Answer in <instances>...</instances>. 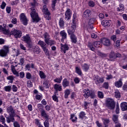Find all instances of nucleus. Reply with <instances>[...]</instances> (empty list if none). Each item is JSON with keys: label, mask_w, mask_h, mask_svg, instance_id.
<instances>
[{"label": "nucleus", "mask_w": 127, "mask_h": 127, "mask_svg": "<svg viewBox=\"0 0 127 127\" xmlns=\"http://www.w3.org/2000/svg\"><path fill=\"white\" fill-rule=\"evenodd\" d=\"M103 87L105 88V89H109V83L105 82L103 85Z\"/></svg>", "instance_id": "56"}, {"label": "nucleus", "mask_w": 127, "mask_h": 127, "mask_svg": "<svg viewBox=\"0 0 127 127\" xmlns=\"http://www.w3.org/2000/svg\"><path fill=\"white\" fill-rule=\"evenodd\" d=\"M103 123H104L105 127H107L108 124L110 123V120L109 119H104Z\"/></svg>", "instance_id": "51"}, {"label": "nucleus", "mask_w": 127, "mask_h": 127, "mask_svg": "<svg viewBox=\"0 0 127 127\" xmlns=\"http://www.w3.org/2000/svg\"><path fill=\"white\" fill-rule=\"evenodd\" d=\"M88 5L91 7H94V6H95V2L93 1H90L88 2Z\"/></svg>", "instance_id": "55"}, {"label": "nucleus", "mask_w": 127, "mask_h": 127, "mask_svg": "<svg viewBox=\"0 0 127 127\" xmlns=\"http://www.w3.org/2000/svg\"><path fill=\"white\" fill-rule=\"evenodd\" d=\"M62 76H61L60 78L59 77H57L56 78L54 81V82H55V83H61V81H62Z\"/></svg>", "instance_id": "42"}, {"label": "nucleus", "mask_w": 127, "mask_h": 127, "mask_svg": "<svg viewBox=\"0 0 127 127\" xmlns=\"http://www.w3.org/2000/svg\"><path fill=\"white\" fill-rule=\"evenodd\" d=\"M117 11H124L125 10V6L123 4H120L119 7L117 8Z\"/></svg>", "instance_id": "31"}, {"label": "nucleus", "mask_w": 127, "mask_h": 127, "mask_svg": "<svg viewBox=\"0 0 127 127\" xmlns=\"http://www.w3.org/2000/svg\"><path fill=\"white\" fill-rule=\"evenodd\" d=\"M0 122H1L2 124H4L5 123V118H4L2 115L0 116Z\"/></svg>", "instance_id": "52"}, {"label": "nucleus", "mask_w": 127, "mask_h": 127, "mask_svg": "<svg viewBox=\"0 0 127 127\" xmlns=\"http://www.w3.org/2000/svg\"><path fill=\"white\" fill-rule=\"evenodd\" d=\"M57 3V0H53L52 3V7L53 9H55V4Z\"/></svg>", "instance_id": "54"}, {"label": "nucleus", "mask_w": 127, "mask_h": 127, "mask_svg": "<svg viewBox=\"0 0 127 127\" xmlns=\"http://www.w3.org/2000/svg\"><path fill=\"white\" fill-rule=\"evenodd\" d=\"M116 112L117 115L120 112V106H119V104L116 105Z\"/></svg>", "instance_id": "63"}, {"label": "nucleus", "mask_w": 127, "mask_h": 127, "mask_svg": "<svg viewBox=\"0 0 127 127\" xmlns=\"http://www.w3.org/2000/svg\"><path fill=\"white\" fill-rule=\"evenodd\" d=\"M75 72L79 75V76H82V70H81V68L79 67L76 66L75 67Z\"/></svg>", "instance_id": "30"}, {"label": "nucleus", "mask_w": 127, "mask_h": 127, "mask_svg": "<svg viewBox=\"0 0 127 127\" xmlns=\"http://www.w3.org/2000/svg\"><path fill=\"white\" fill-rule=\"evenodd\" d=\"M49 37V34L47 33H45L44 35L45 42H47V40L50 39Z\"/></svg>", "instance_id": "48"}, {"label": "nucleus", "mask_w": 127, "mask_h": 127, "mask_svg": "<svg viewBox=\"0 0 127 127\" xmlns=\"http://www.w3.org/2000/svg\"><path fill=\"white\" fill-rule=\"evenodd\" d=\"M62 85L64 88H66V87H68V86H69V81L67 79H64L63 81Z\"/></svg>", "instance_id": "27"}, {"label": "nucleus", "mask_w": 127, "mask_h": 127, "mask_svg": "<svg viewBox=\"0 0 127 127\" xmlns=\"http://www.w3.org/2000/svg\"><path fill=\"white\" fill-rule=\"evenodd\" d=\"M19 76H20V78H21L22 79H23V78H24V76H25L24 72H23V71L20 72L19 73Z\"/></svg>", "instance_id": "61"}, {"label": "nucleus", "mask_w": 127, "mask_h": 127, "mask_svg": "<svg viewBox=\"0 0 127 127\" xmlns=\"http://www.w3.org/2000/svg\"><path fill=\"white\" fill-rule=\"evenodd\" d=\"M27 86L28 87H32V83L31 82V81L28 80L27 81Z\"/></svg>", "instance_id": "64"}, {"label": "nucleus", "mask_w": 127, "mask_h": 127, "mask_svg": "<svg viewBox=\"0 0 127 127\" xmlns=\"http://www.w3.org/2000/svg\"><path fill=\"white\" fill-rule=\"evenodd\" d=\"M8 52H9V46H3V49L0 50V56L1 57H5L7 55Z\"/></svg>", "instance_id": "7"}, {"label": "nucleus", "mask_w": 127, "mask_h": 127, "mask_svg": "<svg viewBox=\"0 0 127 127\" xmlns=\"http://www.w3.org/2000/svg\"><path fill=\"white\" fill-rule=\"evenodd\" d=\"M39 75L41 79H45V78H46V75H45L44 72L42 71H39Z\"/></svg>", "instance_id": "34"}, {"label": "nucleus", "mask_w": 127, "mask_h": 127, "mask_svg": "<svg viewBox=\"0 0 127 127\" xmlns=\"http://www.w3.org/2000/svg\"><path fill=\"white\" fill-rule=\"evenodd\" d=\"M91 12L90 10H86L84 11L83 14L84 17L85 18H89L91 16Z\"/></svg>", "instance_id": "18"}, {"label": "nucleus", "mask_w": 127, "mask_h": 127, "mask_svg": "<svg viewBox=\"0 0 127 127\" xmlns=\"http://www.w3.org/2000/svg\"><path fill=\"white\" fill-rule=\"evenodd\" d=\"M12 90L13 92H17V87H16V86H15V85H13L12 86Z\"/></svg>", "instance_id": "57"}, {"label": "nucleus", "mask_w": 127, "mask_h": 127, "mask_svg": "<svg viewBox=\"0 0 127 127\" xmlns=\"http://www.w3.org/2000/svg\"><path fill=\"white\" fill-rule=\"evenodd\" d=\"M98 97L100 99H103L104 98V93L101 91H98Z\"/></svg>", "instance_id": "50"}, {"label": "nucleus", "mask_w": 127, "mask_h": 127, "mask_svg": "<svg viewBox=\"0 0 127 127\" xmlns=\"http://www.w3.org/2000/svg\"><path fill=\"white\" fill-rule=\"evenodd\" d=\"M79 119H81V120H83V119H88L87 117H86V113L83 111L81 112L79 114Z\"/></svg>", "instance_id": "25"}, {"label": "nucleus", "mask_w": 127, "mask_h": 127, "mask_svg": "<svg viewBox=\"0 0 127 127\" xmlns=\"http://www.w3.org/2000/svg\"><path fill=\"white\" fill-rule=\"evenodd\" d=\"M5 117L6 118V122L8 124H10V123H14V122H15L14 115L9 114L8 117Z\"/></svg>", "instance_id": "11"}, {"label": "nucleus", "mask_w": 127, "mask_h": 127, "mask_svg": "<svg viewBox=\"0 0 127 127\" xmlns=\"http://www.w3.org/2000/svg\"><path fill=\"white\" fill-rule=\"evenodd\" d=\"M81 68L85 72H87V71L89 70V65L85 64L84 65H82Z\"/></svg>", "instance_id": "39"}, {"label": "nucleus", "mask_w": 127, "mask_h": 127, "mask_svg": "<svg viewBox=\"0 0 127 127\" xmlns=\"http://www.w3.org/2000/svg\"><path fill=\"white\" fill-rule=\"evenodd\" d=\"M102 42L104 45L105 46H110L111 45V42L110 41V39H107L106 38H103L102 39Z\"/></svg>", "instance_id": "14"}, {"label": "nucleus", "mask_w": 127, "mask_h": 127, "mask_svg": "<svg viewBox=\"0 0 127 127\" xmlns=\"http://www.w3.org/2000/svg\"><path fill=\"white\" fill-rule=\"evenodd\" d=\"M13 123V126L14 127H20V125H19V124H18V122L14 121Z\"/></svg>", "instance_id": "59"}, {"label": "nucleus", "mask_w": 127, "mask_h": 127, "mask_svg": "<svg viewBox=\"0 0 127 127\" xmlns=\"http://www.w3.org/2000/svg\"><path fill=\"white\" fill-rule=\"evenodd\" d=\"M70 39L71 40V42L72 43H77V37H76V36L75 35H71L70 36Z\"/></svg>", "instance_id": "28"}, {"label": "nucleus", "mask_w": 127, "mask_h": 127, "mask_svg": "<svg viewBox=\"0 0 127 127\" xmlns=\"http://www.w3.org/2000/svg\"><path fill=\"white\" fill-rule=\"evenodd\" d=\"M70 93H71V91H70V90L69 89H66L64 90V98L65 99H67L68 98V96L70 95Z\"/></svg>", "instance_id": "36"}, {"label": "nucleus", "mask_w": 127, "mask_h": 127, "mask_svg": "<svg viewBox=\"0 0 127 127\" xmlns=\"http://www.w3.org/2000/svg\"><path fill=\"white\" fill-rule=\"evenodd\" d=\"M0 30L2 31L3 33L4 34H7V33H9V31L7 30L5 27H2V26L0 25Z\"/></svg>", "instance_id": "26"}, {"label": "nucleus", "mask_w": 127, "mask_h": 127, "mask_svg": "<svg viewBox=\"0 0 127 127\" xmlns=\"http://www.w3.org/2000/svg\"><path fill=\"white\" fill-rule=\"evenodd\" d=\"M94 80L96 85H98V84H100V83H104V78L100 77L99 76H96Z\"/></svg>", "instance_id": "13"}, {"label": "nucleus", "mask_w": 127, "mask_h": 127, "mask_svg": "<svg viewBox=\"0 0 127 127\" xmlns=\"http://www.w3.org/2000/svg\"><path fill=\"white\" fill-rule=\"evenodd\" d=\"M49 120H50V119L48 118L46 119L44 122V126L45 127H49V122L48 121Z\"/></svg>", "instance_id": "43"}, {"label": "nucleus", "mask_w": 127, "mask_h": 127, "mask_svg": "<svg viewBox=\"0 0 127 127\" xmlns=\"http://www.w3.org/2000/svg\"><path fill=\"white\" fill-rule=\"evenodd\" d=\"M61 46L62 52H64V53L65 54V53H66V51L69 49L68 45L66 44L63 45V44H61Z\"/></svg>", "instance_id": "15"}, {"label": "nucleus", "mask_w": 127, "mask_h": 127, "mask_svg": "<svg viewBox=\"0 0 127 127\" xmlns=\"http://www.w3.org/2000/svg\"><path fill=\"white\" fill-rule=\"evenodd\" d=\"M22 40L25 43H27L28 47H32V43L31 42V39L30 38V36L29 34H26L22 37Z\"/></svg>", "instance_id": "5"}, {"label": "nucleus", "mask_w": 127, "mask_h": 127, "mask_svg": "<svg viewBox=\"0 0 127 127\" xmlns=\"http://www.w3.org/2000/svg\"><path fill=\"white\" fill-rule=\"evenodd\" d=\"M72 15V11L71 9L67 8L65 12V20H69L71 18V16Z\"/></svg>", "instance_id": "12"}, {"label": "nucleus", "mask_w": 127, "mask_h": 127, "mask_svg": "<svg viewBox=\"0 0 127 127\" xmlns=\"http://www.w3.org/2000/svg\"><path fill=\"white\" fill-rule=\"evenodd\" d=\"M70 120L74 123L77 121V117H75V115L72 114L71 115Z\"/></svg>", "instance_id": "46"}, {"label": "nucleus", "mask_w": 127, "mask_h": 127, "mask_svg": "<svg viewBox=\"0 0 127 127\" xmlns=\"http://www.w3.org/2000/svg\"><path fill=\"white\" fill-rule=\"evenodd\" d=\"M46 43L48 46L50 45V46H52V45L55 43V42H54V41L53 40H50V39L47 40V42H46Z\"/></svg>", "instance_id": "41"}, {"label": "nucleus", "mask_w": 127, "mask_h": 127, "mask_svg": "<svg viewBox=\"0 0 127 127\" xmlns=\"http://www.w3.org/2000/svg\"><path fill=\"white\" fill-rule=\"evenodd\" d=\"M33 52L36 54H39V53L41 52V50H40V48L39 47H36L34 48Z\"/></svg>", "instance_id": "33"}, {"label": "nucleus", "mask_w": 127, "mask_h": 127, "mask_svg": "<svg viewBox=\"0 0 127 127\" xmlns=\"http://www.w3.org/2000/svg\"><path fill=\"white\" fill-rule=\"evenodd\" d=\"M41 116L46 119H49V115L46 113V111L44 110L41 112Z\"/></svg>", "instance_id": "23"}, {"label": "nucleus", "mask_w": 127, "mask_h": 127, "mask_svg": "<svg viewBox=\"0 0 127 127\" xmlns=\"http://www.w3.org/2000/svg\"><path fill=\"white\" fill-rule=\"evenodd\" d=\"M38 44L39 45L41 46V47H42L44 52L46 54V56H48V58L49 59V57L50 55H49V51L48 50V49L47 47H48V45H47L46 43L44 42L43 41H39L38 42Z\"/></svg>", "instance_id": "1"}, {"label": "nucleus", "mask_w": 127, "mask_h": 127, "mask_svg": "<svg viewBox=\"0 0 127 127\" xmlns=\"http://www.w3.org/2000/svg\"><path fill=\"white\" fill-rule=\"evenodd\" d=\"M30 15L34 22H38V21L40 20V19L38 16V14L36 12V10L33 7L31 8Z\"/></svg>", "instance_id": "2"}, {"label": "nucleus", "mask_w": 127, "mask_h": 127, "mask_svg": "<svg viewBox=\"0 0 127 127\" xmlns=\"http://www.w3.org/2000/svg\"><path fill=\"white\" fill-rule=\"evenodd\" d=\"M7 112L10 115H14L15 114V112L14 110H13V108H12V106H10L7 108L6 109Z\"/></svg>", "instance_id": "17"}, {"label": "nucleus", "mask_w": 127, "mask_h": 127, "mask_svg": "<svg viewBox=\"0 0 127 127\" xmlns=\"http://www.w3.org/2000/svg\"><path fill=\"white\" fill-rule=\"evenodd\" d=\"M115 86L117 87V88H121L123 86V82L122 81V79H120V80L115 82Z\"/></svg>", "instance_id": "24"}, {"label": "nucleus", "mask_w": 127, "mask_h": 127, "mask_svg": "<svg viewBox=\"0 0 127 127\" xmlns=\"http://www.w3.org/2000/svg\"><path fill=\"white\" fill-rule=\"evenodd\" d=\"M110 59H112L111 61H113L114 59H116V54H115V52H111L109 55Z\"/></svg>", "instance_id": "29"}, {"label": "nucleus", "mask_w": 127, "mask_h": 127, "mask_svg": "<svg viewBox=\"0 0 127 127\" xmlns=\"http://www.w3.org/2000/svg\"><path fill=\"white\" fill-rule=\"evenodd\" d=\"M113 121L114 124L120 123V121H119V116L118 115H114L113 117Z\"/></svg>", "instance_id": "32"}, {"label": "nucleus", "mask_w": 127, "mask_h": 127, "mask_svg": "<svg viewBox=\"0 0 127 127\" xmlns=\"http://www.w3.org/2000/svg\"><path fill=\"white\" fill-rule=\"evenodd\" d=\"M102 24L103 26H110L111 25V22L108 20H104L102 21Z\"/></svg>", "instance_id": "22"}, {"label": "nucleus", "mask_w": 127, "mask_h": 127, "mask_svg": "<svg viewBox=\"0 0 127 127\" xmlns=\"http://www.w3.org/2000/svg\"><path fill=\"white\" fill-rule=\"evenodd\" d=\"M54 88L56 91H59V92H61V91H62V86L61 85L55 84L54 85Z\"/></svg>", "instance_id": "20"}, {"label": "nucleus", "mask_w": 127, "mask_h": 127, "mask_svg": "<svg viewBox=\"0 0 127 127\" xmlns=\"http://www.w3.org/2000/svg\"><path fill=\"white\" fill-rule=\"evenodd\" d=\"M111 40L115 41H117V36H116L115 35H113L111 36Z\"/></svg>", "instance_id": "62"}, {"label": "nucleus", "mask_w": 127, "mask_h": 127, "mask_svg": "<svg viewBox=\"0 0 127 127\" xmlns=\"http://www.w3.org/2000/svg\"><path fill=\"white\" fill-rule=\"evenodd\" d=\"M74 81L75 84H79V83H80V79H79V77H75L74 79Z\"/></svg>", "instance_id": "60"}, {"label": "nucleus", "mask_w": 127, "mask_h": 127, "mask_svg": "<svg viewBox=\"0 0 127 127\" xmlns=\"http://www.w3.org/2000/svg\"><path fill=\"white\" fill-rule=\"evenodd\" d=\"M96 20V19L94 18H91L89 20V21L88 22V24L90 26L91 29H93V24H94V22H95V21Z\"/></svg>", "instance_id": "19"}, {"label": "nucleus", "mask_w": 127, "mask_h": 127, "mask_svg": "<svg viewBox=\"0 0 127 127\" xmlns=\"http://www.w3.org/2000/svg\"><path fill=\"white\" fill-rule=\"evenodd\" d=\"M44 87H46L47 89H48L49 88V86L48 85H49V81L48 80H45L43 84Z\"/></svg>", "instance_id": "47"}, {"label": "nucleus", "mask_w": 127, "mask_h": 127, "mask_svg": "<svg viewBox=\"0 0 127 127\" xmlns=\"http://www.w3.org/2000/svg\"><path fill=\"white\" fill-rule=\"evenodd\" d=\"M37 108L41 113L43 112V111H45L44 107L43 106H42V104H38L37 105Z\"/></svg>", "instance_id": "38"}, {"label": "nucleus", "mask_w": 127, "mask_h": 127, "mask_svg": "<svg viewBox=\"0 0 127 127\" xmlns=\"http://www.w3.org/2000/svg\"><path fill=\"white\" fill-rule=\"evenodd\" d=\"M10 35H13L15 38H20L22 36V32L20 30H17L15 28H13L11 31Z\"/></svg>", "instance_id": "4"}, {"label": "nucleus", "mask_w": 127, "mask_h": 127, "mask_svg": "<svg viewBox=\"0 0 127 127\" xmlns=\"http://www.w3.org/2000/svg\"><path fill=\"white\" fill-rule=\"evenodd\" d=\"M59 23L60 27H64V20L63 19V18H61L60 19Z\"/></svg>", "instance_id": "37"}, {"label": "nucleus", "mask_w": 127, "mask_h": 127, "mask_svg": "<svg viewBox=\"0 0 127 127\" xmlns=\"http://www.w3.org/2000/svg\"><path fill=\"white\" fill-rule=\"evenodd\" d=\"M26 78L28 80H30L31 79V74L29 72H27L26 74Z\"/></svg>", "instance_id": "58"}, {"label": "nucleus", "mask_w": 127, "mask_h": 127, "mask_svg": "<svg viewBox=\"0 0 127 127\" xmlns=\"http://www.w3.org/2000/svg\"><path fill=\"white\" fill-rule=\"evenodd\" d=\"M7 80H9L10 81L9 83H10L11 84L13 83V80H14V76L12 75H9L7 77Z\"/></svg>", "instance_id": "40"}, {"label": "nucleus", "mask_w": 127, "mask_h": 127, "mask_svg": "<svg viewBox=\"0 0 127 127\" xmlns=\"http://www.w3.org/2000/svg\"><path fill=\"white\" fill-rule=\"evenodd\" d=\"M115 97L117 99L121 98V92L119 90H116L115 92Z\"/></svg>", "instance_id": "35"}, {"label": "nucleus", "mask_w": 127, "mask_h": 127, "mask_svg": "<svg viewBox=\"0 0 127 127\" xmlns=\"http://www.w3.org/2000/svg\"><path fill=\"white\" fill-rule=\"evenodd\" d=\"M4 91L6 92H10L11 91V86H7L4 87Z\"/></svg>", "instance_id": "49"}, {"label": "nucleus", "mask_w": 127, "mask_h": 127, "mask_svg": "<svg viewBox=\"0 0 127 127\" xmlns=\"http://www.w3.org/2000/svg\"><path fill=\"white\" fill-rule=\"evenodd\" d=\"M42 12L44 14V16L46 17V18H47L48 20H50L51 19L50 12H49L48 8L46 5H45L43 6Z\"/></svg>", "instance_id": "8"}, {"label": "nucleus", "mask_w": 127, "mask_h": 127, "mask_svg": "<svg viewBox=\"0 0 127 127\" xmlns=\"http://www.w3.org/2000/svg\"><path fill=\"white\" fill-rule=\"evenodd\" d=\"M73 14V23L71 26L67 30V33L68 35H74V32H75V30L76 29V24L74 22L75 21V16Z\"/></svg>", "instance_id": "9"}, {"label": "nucleus", "mask_w": 127, "mask_h": 127, "mask_svg": "<svg viewBox=\"0 0 127 127\" xmlns=\"http://www.w3.org/2000/svg\"><path fill=\"white\" fill-rule=\"evenodd\" d=\"M106 107L109 109V110H115L116 107V102L114 101V99L112 98H108L106 102Z\"/></svg>", "instance_id": "3"}, {"label": "nucleus", "mask_w": 127, "mask_h": 127, "mask_svg": "<svg viewBox=\"0 0 127 127\" xmlns=\"http://www.w3.org/2000/svg\"><path fill=\"white\" fill-rule=\"evenodd\" d=\"M93 45L96 48H99L101 46V42L99 41L95 42Z\"/></svg>", "instance_id": "45"}, {"label": "nucleus", "mask_w": 127, "mask_h": 127, "mask_svg": "<svg viewBox=\"0 0 127 127\" xmlns=\"http://www.w3.org/2000/svg\"><path fill=\"white\" fill-rule=\"evenodd\" d=\"M93 43H88V46L92 51H95V48H94Z\"/></svg>", "instance_id": "44"}, {"label": "nucleus", "mask_w": 127, "mask_h": 127, "mask_svg": "<svg viewBox=\"0 0 127 127\" xmlns=\"http://www.w3.org/2000/svg\"><path fill=\"white\" fill-rule=\"evenodd\" d=\"M98 55H99V56H100V57H102V58H106V57H108V55L101 52H99L98 53Z\"/></svg>", "instance_id": "53"}, {"label": "nucleus", "mask_w": 127, "mask_h": 127, "mask_svg": "<svg viewBox=\"0 0 127 127\" xmlns=\"http://www.w3.org/2000/svg\"><path fill=\"white\" fill-rule=\"evenodd\" d=\"M20 20H21V22H22L24 25H27L28 20L27 19V18H26L25 14L22 13L20 15Z\"/></svg>", "instance_id": "10"}, {"label": "nucleus", "mask_w": 127, "mask_h": 127, "mask_svg": "<svg viewBox=\"0 0 127 127\" xmlns=\"http://www.w3.org/2000/svg\"><path fill=\"white\" fill-rule=\"evenodd\" d=\"M60 35L62 37L61 39L62 42H64V39H66L67 38V33H66L65 31L63 30L60 32Z\"/></svg>", "instance_id": "16"}, {"label": "nucleus", "mask_w": 127, "mask_h": 127, "mask_svg": "<svg viewBox=\"0 0 127 127\" xmlns=\"http://www.w3.org/2000/svg\"><path fill=\"white\" fill-rule=\"evenodd\" d=\"M83 97H84V98H89V97H91L92 99H94L95 98V93L92 91L86 89L83 90Z\"/></svg>", "instance_id": "6"}, {"label": "nucleus", "mask_w": 127, "mask_h": 127, "mask_svg": "<svg viewBox=\"0 0 127 127\" xmlns=\"http://www.w3.org/2000/svg\"><path fill=\"white\" fill-rule=\"evenodd\" d=\"M121 110L123 111H127V103L123 102L121 104Z\"/></svg>", "instance_id": "21"}]
</instances>
